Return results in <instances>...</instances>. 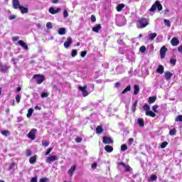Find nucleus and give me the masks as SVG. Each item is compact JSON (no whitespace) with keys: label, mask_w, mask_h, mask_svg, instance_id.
Masks as SVG:
<instances>
[{"label":"nucleus","mask_w":182,"mask_h":182,"mask_svg":"<svg viewBox=\"0 0 182 182\" xmlns=\"http://www.w3.org/2000/svg\"><path fill=\"white\" fill-rule=\"evenodd\" d=\"M143 109L146 112H145L146 116H150L151 117H156V113L150 110V106H149V105L147 104L144 105Z\"/></svg>","instance_id":"f257e3e1"},{"label":"nucleus","mask_w":182,"mask_h":182,"mask_svg":"<svg viewBox=\"0 0 182 182\" xmlns=\"http://www.w3.org/2000/svg\"><path fill=\"white\" fill-rule=\"evenodd\" d=\"M149 25V19L147 18H141L137 23L136 26L137 28H146Z\"/></svg>","instance_id":"f03ea898"},{"label":"nucleus","mask_w":182,"mask_h":182,"mask_svg":"<svg viewBox=\"0 0 182 182\" xmlns=\"http://www.w3.org/2000/svg\"><path fill=\"white\" fill-rule=\"evenodd\" d=\"M56 160H58V156L56 155L49 156L46 157V163L52 164V163H53V161H56Z\"/></svg>","instance_id":"7ed1b4c3"},{"label":"nucleus","mask_w":182,"mask_h":182,"mask_svg":"<svg viewBox=\"0 0 182 182\" xmlns=\"http://www.w3.org/2000/svg\"><path fill=\"white\" fill-rule=\"evenodd\" d=\"M78 89L79 90H80V92H82V96L84 97H86V96L89 95V92H87V85H85L84 87L78 86Z\"/></svg>","instance_id":"20e7f679"},{"label":"nucleus","mask_w":182,"mask_h":182,"mask_svg":"<svg viewBox=\"0 0 182 182\" xmlns=\"http://www.w3.org/2000/svg\"><path fill=\"white\" fill-rule=\"evenodd\" d=\"M36 132L37 130L36 129H31L28 134V139H31V140H35V139H36Z\"/></svg>","instance_id":"39448f33"},{"label":"nucleus","mask_w":182,"mask_h":182,"mask_svg":"<svg viewBox=\"0 0 182 182\" xmlns=\"http://www.w3.org/2000/svg\"><path fill=\"white\" fill-rule=\"evenodd\" d=\"M33 77V79H36L38 85H41L43 82V80H45V77L42 75L41 76L39 75H35Z\"/></svg>","instance_id":"423d86ee"},{"label":"nucleus","mask_w":182,"mask_h":182,"mask_svg":"<svg viewBox=\"0 0 182 182\" xmlns=\"http://www.w3.org/2000/svg\"><path fill=\"white\" fill-rule=\"evenodd\" d=\"M62 11V9L57 8L56 9L53 7H50L48 10L49 13L51 14V15H56V14H59Z\"/></svg>","instance_id":"0eeeda50"},{"label":"nucleus","mask_w":182,"mask_h":182,"mask_svg":"<svg viewBox=\"0 0 182 182\" xmlns=\"http://www.w3.org/2000/svg\"><path fill=\"white\" fill-rule=\"evenodd\" d=\"M73 43V40H72V38L68 37L67 38V41L64 43V47L65 49H68V48H70V45Z\"/></svg>","instance_id":"6e6552de"},{"label":"nucleus","mask_w":182,"mask_h":182,"mask_svg":"<svg viewBox=\"0 0 182 182\" xmlns=\"http://www.w3.org/2000/svg\"><path fill=\"white\" fill-rule=\"evenodd\" d=\"M18 43L25 50H29V47L28 46V44H26V43H25V41H23L22 40H20V41H18Z\"/></svg>","instance_id":"1a4fd4ad"},{"label":"nucleus","mask_w":182,"mask_h":182,"mask_svg":"<svg viewBox=\"0 0 182 182\" xmlns=\"http://www.w3.org/2000/svg\"><path fill=\"white\" fill-rule=\"evenodd\" d=\"M166 52H167V48H166V46H163L160 50L161 59H164V58L166 57Z\"/></svg>","instance_id":"9d476101"},{"label":"nucleus","mask_w":182,"mask_h":182,"mask_svg":"<svg viewBox=\"0 0 182 182\" xmlns=\"http://www.w3.org/2000/svg\"><path fill=\"white\" fill-rule=\"evenodd\" d=\"M12 5L14 9H19V8L21 6L19 4V0H13Z\"/></svg>","instance_id":"9b49d317"},{"label":"nucleus","mask_w":182,"mask_h":182,"mask_svg":"<svg viewBox=\"0 0 182 182\" xmlns=\"http://www.w3.org/2000/svg\"><path fill=\"white\" fill-rule=\"evenodd\" d=\"M102 141L105 144H110L113 143V140L112 139H110V137H109V136H103Z\"/></svg>","instance_id":"f8f14e48"},{"label":"nucleus","mask_w":182,"mask_h":182,"mask_svg":"<svg viewBox=\"0 0 182 182\" xmlns=\"http://www.w3.org/2000/svg\"><path fill=\"white\" fill-rule=\"evenodd\" d=\"M171 43L172 46H177V45H178V43H180V41H178V38L174 37L171 39Z\"/></svg>","instance_id":"ddd939ff"},{"label":"nucleus","mask_w":182,"mask_h":182,"mask_svg":"<svg viewBox=\"0 0 182 182\" xmlns=\"http://www.w3.org/2000/svg\"><path fill=\"white\" fill-rule=\"evenodd\" d=\"M119 164L125 168L127 171H132V168L127 164H125L124 162H119Z\"/></svg>","instance_id":"4468645a"},{"label":"nucleus","mask_w":182,"mask_h":182,"mask_svg":"<svg viewBox=\"0 0 182 182\" xmlns=\"http://www.w3.org/2000/svg\"><path fill=\"white\" fill-rule=\"evenodd\" d=\"M156 73L163 75V73H164V67L163 65H159L158 69L156 70Z\"/></svg>","instance_id":"2eb2a0df"},{"label":"nucleus","mask_w":182,"mask_h":182,"mask_svg":"<svg viewBox=\"0 0 182 182\" xmlns=\"http://www.w3.org/2000/svg\"><path fill=\"white\" fill-rule=\"evenodd\" d=\"M36 159H38V156H36V155L30 157V159H29L30 164H35L36 163Z\"/></svg>","instance_id":"dca6fc26"},{"label":"nucleus","mask_w":182,"mask_h":182,"mask_svg":"<svg viewBox=\"0 0 182 182\" xmlns=\"http://www.w3.org/2000/svg\"><path fill=\"white\" fill-rule=\"evenodd\" d=\"M102 29V25L97 24L95 27L92 28L93 32H96V33H99V31Z\"/></svg>","instance_id":"f3484780"},{"label":"nucleus","mask_w":182,"mask_h":182,"mask_svg":"<svg viewBox=\"0 0 182 182\" xmlns=\"http://www.w3.org/2000/svg\"><path fill=\"white\" fill-rule=\"evenodd\" d=\"M19 11H21V14H28V7H23V6H20V8L18 9Z\"/></svg>","instance_id":"a211bd4d"},{"label":"nucleus","mask_w":182,"mask_h":182,"mask_svg":"<svg viewBox=\"0 0 182 182\" xmlns=\"http://www.w3.org/2000/svg\"><path fill=\"white\" fill-rule=\"evenodd\" d=\"M157 37V33H149V35H148V39L149 40V41H153L155 38H156Z\"/></svg>","instance_id":"6ab92c4d"},{"label":"nucleus","mask_w":182,"mask_h":182,"mask_svg":"<svg viewBox=\"0 0 182 182\" xmlns=\"http://www.w3.org/2000/svg\"><path fill=\"white\" fill-rule=\"evenodd\" d=\"M134 95H139V92H140V87L138 85H134Z\"/></svg>","instance_id":"aec40b11"},{"label":"nucleus","mask_w":182,"mask_h":182,"mask_svg":"<svg viewBox=\"0 0 182 182\" xmlns=\"http://www.w3.org/2000/svg\"><path fill=\"white\" fill-rule=\"evenodd\" d=\"M171 76H173V73L168 71L165 73V79L166 80H170V79H171Z\"/></svg>","instance_id":"412c9836"},{"label":"nucleus","mask_w":182,"mask_h":182,"mask_svg":"<svg viewBox=\"0 0 182 182\" xmlns=\"http://www.w3.org/2000/svg\"><path fill=\"white\" fill-rule=\"evenodd\" d=\"M155 5H156L158 11H162L163 10V6L161 5V4H160V1H156L155 2Z\"/></svg>","instance_id":"4be33fe9"},{"label":"nucleus","mask_w":182,"mask_h":182,"mask_svg":"<svg viewBox=\"0 0 182 182\" xmlns=\"http://www.w3.org/2000/svg\"><path fill=\"white\" fill-rule=\"evenodd\" d=\"M75 170H76V166H72L70 170L68 171L69 176H73V173H75Z\"/></svg>","instance_id":"5701e85b"},{"label":"nucleus","mask_w":182,"mask_h":182,"mask_svg":"<svg viewBox=\"0 0 182 182\" xmlns=\"http://www.w3.org/2000/svg\"><path fill=\"white\" fill-rule=\"evenodd\" d=\"M132 90V86L127 85V87L121 92V95H124V93H127V92H130Z\"/></svg>","instance_id":"b1692460"},{"label":"nucleus","mask_w":182,"mask_h":182,"mask_svg":"<svg viewBox=\"0 0 182 182\" xmlns=\"http://www.w3.org/2000/svg\"><path fill=\"white\" fill-rule=\"evenodd\" d=\"M123 8H124V4H120L117 6V12H122L123 11Z\"/></svg>","instance_id":"393cba45"},{"label":"nucleus","mask_w":182,"mask_h":182,"mask_svg":"<svg viewBox=\"0 0 182 182\" xmlns=\"http://www.w3.org/2000/svg\"><path fill=\"white\" fill-rule=\"evenodd\" d=\"M96 133L97 134H100L103 133V128L101 126L97 127Z\"/></svg>","instance_id":"a878e982"},{"label":"nucleus","mask_w":182,"mask_h":182,"mask_svg":"<svg viewBox=\"0 0 182 182\" xmlns=\"http://www.w3.org/2000/svg\"><path fill=\"white\" fill-rule=\"evenodd\" d=\"M105 150L107 151L108 153H112L113 151V147L110 146L109 145L105 146Z\"/></svg>","instance_id":"bb28decb"},{"label":"nucleus","mask_w":182,"mask_h":182,"mask_svg":"<svg viewBox=\"0 0 182 182\" xmlns=\"http://www.w3.org/2000/svg\"><path fill=\"white\" fill-rule=\"evenodd\" d=\"M137 123L140 126V127H143L144 126V120H143V119L139 118L137 120Z\"/></svg>","instance_id":"cd10ccee"},{"label":"nucleus","mask_w":182,"mask_h":182,"mask_svg":"<svg viewBox=\"0 0 182 182\" xmlns=\"http://www.w3.org/2000/svg\"><path fill=\"white\" fill-rule=\"evenodd\" d=\"M59 35H65L66 33V29L65 28H60L58 29Z\"/></svg>","instance_id":"c85d7f7f"},{"label":"nucleus","mask_w":182,"mask_h":182,"mask_svg":"<svg viewBox=\"0 0 182 182\" xmlns=\"http://www.w3.org/2000/svg\"><path fill=\"white\" fill-rule=\"evenodd\" d=\"M157 180V176L156 175H151L150 178L148 179V181L152 182V181H156Z\"/></svg>","instance_id":"c756f323"},{"label":"nucleus","mask_w":182,"mask_h":182,"mask_svg":"<svg viewBox=\"0 0 182 182\" xmlns=\"http://www.w3.org/2000/svg\"><path fill=\"white\" fill-rule=\"evenodd\" d=\"M157 99V97H149V103H154L156 102V100Z\"/></svg>","instance_id":"7c9ffc66"},{"label":"nucleus","mask_w":182,"mask_h":182,"mask_svg":"<svg viewBox=\"0 0 182 182\" xmlns=\"http://www.w3.org/2000/svg\"><path fill=\"white\" fill-rule=\"evenodd\" d=\"M33 114V109L32 108L28 109L27 117L29 119V117H31Z\"/></svg>","instance_id":"2f4dec72"},{"label":"nucleus","mask_w":182,"mask_h":182,"mask_svg":"<svg viewBox=\"0 0 182 182\" xmlns=\"http://www.w3.org/2000/svg\"><path fill=\"white\" fill-rule=\"evenodd\" d=\"M168 144V142H167V141H164L161 144V146H160V147H161V149H166V147H167V145Z\"/></svg>","instance_id":"473e14b6"},{"label":"nucleus","mask_w":182,"mask_h":182,"mask_svg":"<svg viewBox=\"0 0 182 182\" xmlns=\"http://www.w3.org/2000/svg\"><path fill=\"white\" fill-rule=\"evenodd\" d=\"M164 22L165 25H166V26H168V28H170V26H171V23H170V21H168L167 19H164Z\"/></svg>","instance_id":"72a5a7b5"},{"label":"nucleus","mask_w":182,"mask_h":182,"mask_svg":"<svg viewBox=\"0 0 182 182\" xmlns=\"http://www.w3.org/2000/svg\"><path fill=\"white\" fill-rule=\"evenodd\" d=\"M46 28L47 29H52V28H53V25L52 24L51 22H48L46 23Z\"/></svg>","instance_id":"f704fd0d"},{"label":"nucleus","mask_w":182,"mask_h":182,"mask_svg":"<svg viewBox=\"0 0 182 182\" xmlns=\"http://www.w3.org/2000/svg\"><path fill=\"white\" fill-rule=\"evenodd\" d=\"M126 150H127V145L126 144H122L121 146V151H126Z\"/></svg>","instance_id":"c9c22d12"},{"label":"nucleus","mask_w":182,"mask_h":182,"mask_svg":"<svg viewBox=\"0 0 182 182\" xmlns=\"http://www.w3.org/2000/svg\"><path fill=\"white\" fill-rule=\"evenodd\" d=\"M176 132L177 131L176 130V129H171L169 132L170 136H174L176 134Z\"/></svg>","instance_id":"e433bc0d"},{"label":"nucleus","mask_w":182,"mask_h":182,"mask_svg":"<svg viewBox=\"0 0 182 182\" xmlns=\"http://www.w3.org/2000/svg\"><path fill=\"white\" fill-rule=\"evenodd\" d=\"M1 134H3V136H9V134H11V132H9V131H1Z\"/></svg>","instance_id":"4c0bfd02"},{"label":"nucleus","mask_w":182,"mask_h":182,"mask_svg":"<svg viewBox=\"0 0 182 182\" xmlns=\"http://www.w3.org/2000/svg\"><path fill=\"white\" fill-rule=\"evenodd\" d=\"M63 16L65 18H68L69 16V13L68 12V10L65 9L63 11Z\"/></svg>","instance_id":"58836bf2"},{"label":"nucleus","mask_w":182,"mask_h":182,"mask_svg":"<svg viewBox=\"0 0 182 182\" xmlns=\"http://www.w3.org/2000/svg\"><path fill=\"white\" fill-rule=\"evenodd\" d=\"M157 109H159V105H154L152 107V110L154 113H157Z\"/></svg>","instance_id":"ea45409f"},{"label":"nucleus","mask_w":182,"mask_h":182,"mask_svg":"<svg viewBox=\"0 0 182 182\" xmlns=\"http://www.w3.org/2000/svg\"><path fill=\"white\" fill-rule=\"evenodd\" d=\"M26 156H27V157H29V156H32V151H31V149H27Z\"/></svg>","instance_id":"a19ab883"},{"label":"nucleus","mask_w":182,"mask_h":182,"mask_svg":"<svg viewBox=\"0 0 182 182\" xmlns=\"http://www.w3.org/2000/svg\"><path fill=\"white\" fill-rule=\"evenodd\" d=\"M175 121L176 122H182V115L177 116Z\"/></svg>","instance_id":"79ce46f5"},{"label":"nucleus","mask_w":182,"mask_h":182,"mask_svg":"<svg viewBox=\"0 0 182 182\" xmlns=\"http://www.w3.org/2000/svg\"><path fill=\"white\" fill-rule=\"evenodd\" d=\"M134 141V139L133 138H130L129 140H128V144L129 146H132V144H133V142Z\"/></svg>","instance_id":"37998d69"},{"label":"nucleus","mask_w":182,"mask_h":182,"mask_svg":"<svg viewBox=\"0 0 182 182\" xmlns=\"http://www.w3.org/2000/svg\"><path fill=\"white\" fill-rule=\"evenodd\" d=\"M14 168H15V163H12V164L10 165V166H9V171H11V170H14Z\"/></svg>","instance_id":"c03bdc74"},{"label":"nucleus","mask_w":182,"mask_h":182,"mask_svg":"<svg viewBox=\"0 0 182 182\" xmlns=\"http://www.w3.org/2000/svg\"><path fill=\"white\" fill-rule=\"evenodd\" d=\"M156 4H154V5L151 7L150 11H151V12H154V11H156Z\"/></svg>","instance_id":"a18cd8bd"},{"label":"nucleus","mask_w":182,"mask_h":182,"mask_svg":"<svg viewBox=\"0 0 182 182\" xmlns=\"http://www.w3.org/2000/svg\"><path fill=\"white\" fill-rule=\"evenodd\" d=\"M71 55H72L73 58H75V56H76L77 55V51L76 50H73Z\"/></svg>","instance_id":"49530a36"},{"label":"nucleus","mask_w":182,"mask_h":182,"mask_svg":"<svg viewBox=\"0 0 182 182\" xmlns=\"http://www.w3.org/2000/svg\"><path fill=\"white\" fill-rule=\"evenodd\" d=\"M140 52L141 53H144V52H146V47L145 46H141V48H140Z\"/></svg>","instance_id":"de8ad7c7"},{"label":"nucleus","mask_w":182,"mask_h":182,"mask_svg":"<svg viewBox=\"0 0 182 182\" xmlns=\"http://www.w3.org/2000/svg\"><path fill=\"white\" fill-rule=\"evenodd\" d=\"M50 151H52V148L48 149L46 154H45V156L49 155L50 154Z\"/></svg>","instance_id":"09e8293b"},{"label":"nucleus","mask_w":182,"mask_h":182,"mask_svg":"<svg viewBox=\"0 0 182 182\" xmlns=\"http://www.w3.org/2000/svg\"><path fill=\"white\" fill-rule=\"evenodd\" d=\"M48 96H49V94H48V92H43L41 94V97L43 98L48 97Z\"/></svg>","instance_id":"8fccbe9b"},{"label":"nucleus","mask_w":182,"mask_h":182,"mask_svg":"<svg viewBox=\"0 0 182 182\" xmlns=\"http://www.w3.org/2000/svg\"><path fill=\"white\" fill-rule=\"evenodd\" d=\"M87 53V51H82L80 53V56H82V58H85Z\"/></svg>","instance_id":"3c124183"},{"label":"nucleus","mask_w":182,"mask_h":182,"mask_svg":"<svg viewBox=\"0 0 182 182\" xmlns=\"http://www.w3.org/2000/svg\"><path fill=\"white\" fill-rule=\"evenodd\" d=\"M121 21H123V23H122V24H119V25H118V26H123L124 25H126V19H124V17H122V18H121Z\"/></svg>","instance_id":"603ef678"},{"label":"nucleus","mask_w":182,"mask_h":182,"mask_svg":"<svg viewBox=\"0 0 182 182\" xmlns=\"http://www.w3.org/2000/svg\"><path fill=\"white\" fill-rule=\"evenodd\" d=\"M31 182H38V176H34L32 178Z\"/></svg>","instance_id":"864d4df0"},{"label":"nucleus","mask_w":182,"mask_h":182,"mask_svg":"<svg viewBox=\"0 0 182 182\" xmlns=\"http://www.w3.org/2000/svg\"><path fill=\"white\" fill-rule=\"evenodd\" d=\"M16 100L17 103H19V102H21V95H16Z\"/></svg>","instance_id":"5fc2aeb1"},{"label":"nucleus","mask_w":182,"mask_h":182,"mask_svg":"<svg viewBox=\"0 0 182 182\" xmlns=\"http://www.w3.org/2000/svg\"><path fill=\"white\" fill-rule=\"evenodd\" d=\"M176 62H177V60H176V59L171 58V59L170 60V63H171V65H176Z\"/></svg>","instance_id":"6e6d98bb"},{"label":"nucleus","mask_w":182,"mask_h":182,"mask_svg":"<svg viewBox=\"0 0 182 182\" xmlns=\"http://www.w3.org/2000/svg\"><path fill=\"white\" fill-rule=\"evenodd\" d=\"M42 144H43V146L44 147H48V146H49V142H48V141H43V142L42 143Z\"/></svg>","instance_id":"4d7b16f0"},{"label":"nucleus","mask_w":182,"mask_h":182,"mask_svg":"<svg viewBox=\"0 0 182 182\" xmlns=\"http://www.w3.org/2000/svg\"><path fill=\"white\" fill-rule=\"evenodd\" d=\"M16 16H15V15L10 16L9 18V19L10 21H12V20L16 19Z\"/></svg>","instance_id":"13d9d810"},{"label":"nucleus","mask_w":182,"mask_h":182,"mask_svg":"<svg viewBox=\"0 0 182 182\" xmlns=\"http://www.w3.org/2000/svg\"><path fill=\"white\" fill-rule=\"evenodd\" d=\"M96 21V16L95 15L91 16V21L95 22Z\"/></svg>","instance_id":"bf43d9fd"},{"label":"nucleus","mask_w":182,"mask_h":182,"mask_svg":"<svg viewBox=\"0 0 182 182\" xmlns=\"http://www.w3.org/2000/svg\"><path fill=\"white\" fill-rule=\"evenodd\" d=\"M48 180V178H42L40 179L39 182H46Z\"/></svg>","instance_id":"052dcab7"},{"label":"nucleus","mask_w":182,"mask_h":182,"mask_svg":"<svg viewBox=\"0 0 182 182\" xmlns=\"http://www.w3.org/2000/svg\"><path fill=\"white\" fill-rule=\"evenodd\" d=\"M14 42H16V41H19V36L13 37Z\"/></svg>","instance_id":"680f3d73"},{"label":"nucleus","mask_w":182,"mask_h":182,"mask_svg":"<svg viewBox=\"0 0 182 182\" xmlns=\"http://www.w3.org/2000/svg\"><path fill=\"white\" fill-rule=\"evenodd\" d=\"M96 167H97V164H96V163L92 164V168L95 169V168H96Z\"/></svg>","instance_id":"e2e57ef3"},{"label":"nucleus","mask_w":182,"mask_h":182,"mask_svg":"<svg viewBox=\"0 0 182 182\" xmlns=\"http://www.w3.org/2000/svg\"><path fill=\"white\" fill-rule=\"evenodd\" d=\"M178 52H180V53H182V46H180L178 48Z\"/></svg>","instance_id":"0e129e2a"},{"label":"nucleus","mask_w":182,"mask_h":182,"mask_svg":"<svg viewBox=\"0 0 182 182\" xmlns=\"http://www.w3.org/2000/svg\"><path fill=\"white\" fill-rule=\"evenodd\" d=\"M41 109H42L41 107H39V106H38V105H36V107H35V109L36 110H41Z\"/></svg>","instance_id":"69168bd1"},{"label":"nucleus","mask_w":182,"mask_h":182,"mask_svg":"<svg viewBox=\"0 0 182 182\" xmlns=\"http://www.w3.org/2000/svg\"><path fill=\"white\" fill-rule=\"evenodd\" d=\"M115 87H120V82H116Z\"/></svg>","instance_id":"338daca9"},{"label":"nucleus","mask_w":182,"mask_h":182,"mask_svg":"<svg viewBox=\"0 0 182 182\" xmlns=\"http://www.w3.org/2000/svg\"><path fill=\"white\" fill-rule=\"evenodd\" d=\"M76 141H77V143H80V141H82L81 138H77V139H76Z\"/></svg>","instance_id":"774afa93"}]
</instances>
